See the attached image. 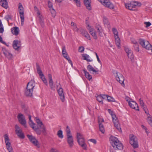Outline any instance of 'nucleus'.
Here are the masks:
<instances>
[{
	"mask_svg": "<svg viewBox=\"0 0 152 152\" xmlns=\"http://www.w3.org/2000/svg\"><path fill=\"white\" fill-rule=\"evenodd\" d=\"M110 143L115 150H122L123 148L122 143L115 137L111 136L110 138Z\"/></svg>",
	"mask_w": 152,
	"mask_h": 152,
	"instance_id": "nucleus-1",
	"label": "nucleus"
},
{
	"mask_svg": "<svg viewBox=\"0 0 152 152\" xmlns=\"http://www.w3.org/2000/svg\"><path fill=\"white\" fill-rule=\"evenodd\" d=\"M35 86V82L34 80H31L27 84L26 90L25 91V94L27 96L30 97L32 96L33 89Z\"/></svg>",
	"mask_w": 152,
	"mask_h": 152,
	"instance_id": "nucleus-2",
	"label": "nucleus"
},
{
	"mask_svg": "<svg viewBox=\"0 0 152 152\" xmlns=\"http://www.w3.org/2000/svg\"><path fill=\"white\" fill-rule=\"evenodd\" d=\"M126 8L130 10H135V8L137 6L140 7L141 4L137 1H132L128 3H125Z\"/></svg>",
	"mask_w": 152,
	"mask_h": 152,
	"instance_id": "nucleus-3",
	"label": "nucleus"
},
{
	"mask_svg": "<svg viewBox=\"0 0 152 152\" xmlns=\"http://www.w3.org/2000/svg\"><path fill=\"white\" fill-rule=\"evenodd\" d=\"M36 66L37 72L39 74L40 78L43 81L44 83L45 84V85L48 86V83H47V80L45 78V77L41 70L40 66H39L38 64L37 63H36Z\"/></svg>",
	"mask_w": 152,
	"mask_h": 152,
	"instance_id": "nucleus-4",
	"label": "nucleus"
},
{
	"mask_svg": "<svg viewBox=\"0 0 152 152\" xmlns=\"http://www.w3.org/2000/svg\"><path fill=\"white\" fill-rule=\"evenodd\" d=\"M130 143L134 148H136L138 147V142L137 138L134 135H130L129 137Z\"/></svg>",
	"mask_w": 152,
	"mask_h": 152,
	"instance_id": "nucleus-5",
	"label": "nucleus"
},
{
	"mask_svg": "<svg viewBox=\"0 0 152 152\" xmlns=\"http://www.w3.org/2000/svg\"><path fill=\"white\" fill-rule=\"evenodd\" d=\"M101 4L105 7H107L111 9L114 8L113 4L111 2L110 0H98Z\"/></svg>",
	"mask_w": 152,
	"mask_h": 152,
	"instance_id": "nucleus-6",
	"label": "nucleus"
},
{
	"mask_svg": "<svg viewBox=\"0 0 152 152\" xmlns=\"http://www.w3.org/2000/svg\"><path fill=\"white\" fill-rule=\"evenodd\" d=\"M140 44L146 50H149L151 49L152 45L150 44L149 42L142 39H140L139 40Z\"/></svg>",
	"mask_w": 152,
	"mask_h": 152,
	"instance_id": "nucleus-7",
	"label": "nucleus"
},
{
	"mask_svg": "<svg viewBox=\"0 0 152 152\" xmlns=\"http://www.w3.org/2000/svg\"><path fill=\"white\" fill-rule=\"evenodd\" d=\"M4 137L7 148L9 152H13L12 148L10 142H9L10 140L7 134H5L4 135Z\"/></svg>",
	"mask_w": 152,
	"mask_h": 152,
	"instance_id": "nucleus-8",
	"label": "nucleus"
},
{
	"mask_svg": "<svg viewBox=\"0 0 152 152\" xmlns=\"http://www.w3.org/2000/svg\"><path fill=\"white\" fill-rule=\"evenodd\" d=\"M116 76L115 77L116 80L118 81L124 87V78L123 75L117 72H116Z\"/></svg>",
	"mask_w": 152,
	"mask_h": 152,
	"instance_id": "nucleus-9",
	"label": "nucleus"
},
{
	"mask_svg": "<svg viewBox=\"0 0 152 152\" xmlns=\"http://www.w3.org/2000/svg\"><path fill=\"white\" fill-rule=\"evenodd\" d=\"M18 9L20 17L21 19V24L23 25L24 21V11L23 8L20 3L19 4Z\"/></svg>",
	"mask_w": 152,
	"mask_h": 152,
	"instance_id": "nucleus-10",
	"label": "nucleus"
},
{
	"mask_svg": "<svg viewBox=\"0 0 152 152\" xmlns=\"http://www.w3.org/2000/svg\"><path fill=\"white\" fill-rule=\"evenodd\" d=\"M15 132L18 136L20 139H23L25 138V135L22 130L17 125H15Z\"/></svg>",
	"mask_w": 152,
	"mask_h": 152,
	"instance_id": "nucleus-11",
	"label": "nucleus"
},
{
	"mask_svg": "<svg viewBox=\"0 0 152 152\" xmlns=\"http://www.w3.org/2000/svg\"><path fill=\"white\" fill-rule=\"evenodd\" d=\"M27 136L29 139L30 141L33 143L34 145L36 146L38 148H39L40 147L39 142L32 135H30L29 134H27Z\"/></svg>",
	"mask_w": 152,
	"mask_h": 152,
	"instance_id": "nucleus-12",
	"label": "nucleus"
},
{
	"mask_svg": "<svg viewBox=\"0 0 152 152\" xmlns=\"http://www.w3.org/2000/svg\"><path fill=\"white\" fill-rule=\"evenodd\" d=\"M17 118L19 123L23 125L26 128L27 127L26 122L23 115L22 114L19 113L18 115Z\"/></svg>",
	"mask_w": 152,
	"mask_h": 152,
	"instance_id": "nucleus-13",
	"label": "nucleus"
},
{
	"mask_svg": "<svg viewBox=\"0 0 152 152\" xmlns=\"http://www.w3.org/2000/svg\"><path fill=\"white\" fill-rule=\"evenodd\" d=\"M127 98H129V97H127L126 98V101L128 102L129 105L130 107L136 110L139 111V106L137 103L135 101H132V103L130 101H128V100L127 99Z\"/></svg>",
	"mask_w": 152,
	"mask_h": 152,
	"instance_id": "nucleus-14",
	"label": "nucleus"
},
{
	"mask_svg": "<svg viewBox=\"0 0 152 152\" xmlns=\"http://www.w3.org/2000/svg\"><path fill=\"white\" fill-rule=\"evenodd\" d=\"M21 41L17 39L14 40L12 43V46L15 50H18L21 46Z\"/></svg>",
	"mask_w": 152,
	"mask_h": 152,
	"instance_id": "nucleus-15",
	"label": "nucleus"
},
{
	"mask_svg": "<svg viewBox=\"0 0 152 152\" xmlns=\"http://www.w3.org/2000/svg\"><path fill=\"white\" fill-rule=\"evenodd\" d=\"M57 92L60 97V99L62 102H64V95L63 89L60 86L59 89L57 90Z\"/></svg>",
	"mask_w": 152,
	"mask_h": 152,
	"instance_id": "nucleus-16",
	"label": "nucleus"
},
{
	"mask_svg": "<svg viewBox=\"0 0 152 152\" xmlns=\"http://www.w3.org/2000/svg\"><path fill=\"white\" fill-rule=\"evenodd\" d=\"M2 50L3 54L6 58L10 60L12 59L13 57L12 55L6 50L5 48H2Z\"/></svg>",
	"mask_w": 152,
	"mask_h": 152,
	"instance_id": "nucleus-17",
	"label": "nucleus"
},
{
	"mask_svg": "<svg viewBox=\"0 0 152 152\" xmlns=\"http://www.w3.org/2000/svg\"><path fill=\"white\" fill-rule=\"evenodd\" d=\"M77 142H78L79 145L85 150L87 149V145L86 144L84 138L80 140H77Z\"/></svg>",
	"mask_w": 152,
	"mask_h": 152,
	"instance_id": "nucleus-18",
	"label": "nucleus"
},
{
	"mask_svg": "<svg viewBox=\"0 0 152 152\" xmlns=\"http://www.w3.org/2000/svg\"><path fill=\"white\" fill-rule=\"evenodd\" d=\"M67 142L69 146L72 148L74 145L73 139L72 135H69L67 136Z\"/></svg>",
	"mask_w": 152,
	"mask_h": 152,
	"instance_id": "nucleus-19",
	"label": "nucleus"
},
{
	"mask_svg": "<svg viewBox=\"0 0 152 152\" xmlns=\"http://www.w3.org/2000/svg\"><path fill=\"white\" fill-rule=\"evenodd\" d=\"M95 28L97 30V32L98 33L100 37H102L103 30L101 26L99 24L96 23L95 25Z\"/></svg>",
	"mask_w": 152,
	"mask_h": 152,
	"instance_id": "nucleus-20",
	"label": "nucleus"
},
{
	"mask_svg": "<svg viewBox=\"0 0 152 152\" xmlns=\"http://www.w3.org/2000/svg\"><path fill=\"white\" fill-rule=\"evenodd\" d=\"M84 2L86 8L89 10H91L92 9L91 6V0H85L84 1Z\"/></svg>",
	"mask_w": 152,
	"mask_h": 152,
	"instance_id": "nucleus-21",
	"label": "nucleus"
},
{
	"mask_svg": "<svg viewBox=\"0 0 152 152\" xmlns=\"http://www.w3.org/2000/svg\"><path fill=\"white\" fill-rule=\"evenodd\" d=\"M49 83L50 84V86L51 89H52L54 88L53 85V81L52 79V75L50 74L48 75Z\"/></svg>",
	"mask_w": 152,
	"mask_h": 152,
	"instance_id": "nucleus-22",
	"label": "nucleus"
},
{
	"mask_svg": "<svg viewBox=\"0 0 152 152\" xmlns=\"http://www.w3.org/2000/svg\"><path fill=\"white\" fill-rule=\"evenodd\" d=\"M81 33L82 34V35L85 37H86L87 39L89 40H91V38L89 34H88V32L83 29H81Z\"/></svg>",
	"mask_w": 152,
	"mask_h": 152,
	"instance_id": "nucleus-23",
	"label": "nucleus"
},
{
	"mask_svg": "<svg viewBox=\"0 0 152 152\" xmlns=\"http://www.w3.org/2000/svg\"><path fill=\"white\" fill-rule=\"evenodd\" d=\"M12 32L13 34L15 35H18L19 34V30L18 27H15L12 28Z\"/></svg>",
	"mask_w": 152,
	"mask_h": 152,
	"instance_id": "nucleus-24",
	"label": "nucleus"
},
{
	"mask_svg": "<svg viewBox=\"0 0 152 152\" xmlns=\"http://www.w3.org/2000/svg\"><path fill=\"white\" fill-rule=\"evenodd\" d=\"M83 71L84 73L85 76L86 78L89 80H90L92 78V76L89 74L88 72L86 70L83 69Z\"/></svg>",
	"mask_w": 152,
	"mask_h": 152,
	"instance_id": "nucleus-25",
	"label": "nucleus"
},
{
	"mask_svg": "<svg viewBox=\"0 0 152 152\" xmlns=\"http://www.w3.org/2000/svg\"><path fill=\"white\" fill-rule=\"evenodd\" d=\"M114 126L119 131H121V129L120 127V125L119 122L118 121V119L117 120L114 121H113Z\"/></svg>",
	"mask_w": 152,
	"mask_h": 152,
	"instance_id": "nucleus-26",
	"label": "nucleus"
},
{
	"mask_svg": "<svg viewBox=\"0 0 152 152\" xmlns=\"http://www.w3.org/2000/svg\"><path fill=\"white\" fill-rule=\"evenodd\" d=\"M0 4L5 9H7L8 7V3L7 0H1Z\"/></svg>",
	"mask_w": 152,
	"mask_h": 152,
	"instance_id": "nucleus-27",
	"label": "nucleus"
},
{
	"mask_svg": "<svg viewBox=\"0 0 152 152\" xmlns=\"http://www.w3.org/2000/svg\"><path fill=\"white\" fill-rule=\"evenodd\" d=\"M87 69L88 70L89 72L93 71L95 73V74H98V71L95 70L92 66L90 64L88 65L87 66Z\"/></svg>",
	"mask_w": 152,
	"mask_h": 152,
	"instance_id": "nucleus-28",
	"label": "nucleus"
},
{
	"mask_svg": "<svg viewBox=\"0 0 152 152\" xmlns=\"http://www.w3.org/2000/svg\"><path fill=\"white\" fill-rule=\"evenodd\" d=\"M39 126L40 128L41 129V131L43 133H46V129L45 126L44 125L43 123L42 124V125H38L37 127Z\"/></svg>",
	"mask_w": 152,
	"mask_h": 152,
	"instance_id": "nucleus-29",
	"label": "nucleus"
},
{
	"mask_svg": "<svg viewBox=\"0 0 152 152\" xmlns=\"http://www.w3.org/2000/svg\"><path fill=\"white\" fill-rule=\"evenodd\" d=\"M39 23L42 28H44L45 27V25L44 23V21L43 19H42L41 16H40L39 17Z\"/></svg>",
	"mask_w": 152,
	"mask_h": 152,
	"instance_id": "nucleus-30",
	"label": "nucleus"
},
{
	"mask_svg": "<svg viewBox=\"0 0 152 152\" xmlns=\"http://www.w3.org/2000/svg\"><path fill=\"white\" fill-rule=\"evenodd\" d=\"M103 22L104 23L105 26H108L110 25V22L108 19L106 17H104Z\"/></svg>",
	"mask_w": 152,
	"mask_h": 152,
	"instance_id": "nucleus-31",
	"label": "nucleus"
},
{
	"mask_svg": "<svg viewBox=\"0 0 152 152\" xmlns=\"http://www.w3.org/2000/svg\"><path fill=\"white\" fill-rule=\"evenodd\" d=\"M115 39V43L118 46V48H120V40L119 38V37H118V38H116Z\"/></svg>",
	"mask_w": 152,
	"mask_h": 152,
	"instance_id": "nucleus-32",
	"label": "nucleus"
},
{
	"mask_svg": "<svg viewBox=\"0 0 152 152\" xmlns=\"http://www.w3.org/2000/svg\"><path fill=\"white\" fill-rule=\"evenodd\" d=\"M112 31L114 34L115 38L116 39V38H118V32L117 29L115 28H112Z\"/></svg>",
	"mask_w": 152,
	"mask_h": 152,
	"instance_id": "nucleus-33",
	"label": "nucleus"
},
{
	"mask_svg": "<svg viewBox=\"0 0 152 152\" xmlns=\"http://www.w3.org/2000/svg\"><path fill=\"white\" fill-rule=\"evenodd\" d=\"M99 126L100 131L102 133H104L105 130L103 125L102 123H99Z\"/></svg>",
	"mask_w": 152,
	"mask_h": 152,
	"instance_id": "nucleus-34",
	"label": "nucleus"
},
{
	"mask_svg": "<svg viewBox=\"0 0 152 152\" xmlns=\"http://www.w3.org/2000/svg\"><path fill=\"white\" fill-rule=\"evenodd\" d=\"M147 121L149 124L152 126V118L151 115L147 117Z\"/></svg>",
	"mask_w": 152,
	"mask_h": 152,
	"instance_id": "nucleus-35",
	"label": "nucleus"
},
{
	"mask_svg": "<svg viewBox=\"0 0 152 152\" xmlns=\"http://www.w3.org/2000/svg\"><path fill=\"white\" fill-rule=\"evenodd\" d=\"M71 26L73 27V29L75 31L78 32V29L77 28L76 25L75 23L72 22L71 23Z\"/></svg>",
	"mask_w": 152,
	"mask_h": 152,
	"instance_id": "nucleus-36",
	"label": "nucleus"
},
{
	"mask_svg": "<svg viewBox=\"0 0 152 152\" xmlns=\"http://www.w3.org/2000/svg\"><path fill=\"white\" fill-rule=\"evenodd\" d=\"M57 135L60 138H63V135L62 131L61 130L58 131L57 132Z\"/></svg>",
	"mask_w": 152,
	"mask_h": 152,
	"instance_id": "nucleus-37",
	"label": "nucleus"
},
{
	"mask_svg": "<svg viewBox=\"0 0 152 152\" xmlns=\"http://www.w3.org/2000/svg\"><path fill=\"white\" fill-rule=\"evenodd\" d=\"M95 39H97V37L95 31H92L91 32L89 33Z\"/></svg>",
	"mask_w": 152,
	"mask_h": 152,
	"instance_id": "nucleus-38",
	"label": "nucleus"
},
{
	"mask_svg": "<svg viewBox=\"0 0 152 152\" xmlns=\"http://www.w3.org/2000/svg\"><path fill=\"white\" fill-rule=\"evenodd\" d=\"M107 100L108 102H115L116 101L115 100V99L113 98V97H112L108 95L107 97Z\"/></svg>",
	"mask_w": 152,
	"mask_h": 152,
	"instance_id": "nucleus-39",
	"label": "nucleus"
},
{
	"mask_svg": "<svg viewBox=\"0 0 152 152\" xmlns=\"http://www.w3.org/2000/svg\"><path fill=\"white\" fill-rule=\"evenodd\" d=\"M66 133L67 136L69 135H72L71 131L68 126H67L66 127Z\"/></svg>",
	"mask_w": 152,
	"mask_h": 152,
	"instance_id": "nucleus-40",
	"label": "nucleus"
},
{
	"mask_svg": "<svg viewBox=\"0 0 152 152\" xmlns=\"http://www.w3.org/2000/svg\"><path fill=\"white\" fill-rule=\"evenodd\" d=\"M76 138L77 140H81L84 138L82 135L79 133H77V134Z\"/></svg>",
	"mask_w": 152,
	"mask_h": 152,
	"instance_id": "nucleus-41",
	"label": "nucleus"
},
{
	"mask_svg": "<svg viewBox=\"0 0 152 152\" xmlns=\"http://www.w3.org/2000/svg\"><path fill=\"white\" fill-rule=\"evenodd\" d=\"M124 50L127 53V56L129 55V53L132 52L131 50L126 46L125 47Z\"/></svg>",
	"mask_w": 152,
	"mask_h": 152,
	"instance_id": "nucleus-42",
	"label": "nucleus"
},
{
	"mask_svg": "<svg viewBox=\"0 0 152 152\" xmlns=\"http://www.w3.org/2000/svg\"><path fill=\"white\" fill-rule=\"evenodd\" d=\"M133 47L134 50L137 52H138L139 51V45L138 43L135 45H134Z\"/></svg>",
	"mask_w": 152,
	"mask_h": 152,
	"instance_id": "nucleus-43",
	"label": "nucleus"
},
{
	"mask_svg": "<svg viewBox=\"0 0 152 152\" xmlns=\"http://www.w3.org/2000/svg\"><path fill=\"white\" fill-rule=\"evenodd\" d=\"M4 28L1 21L0 20V33H3L4 31Z\"/></svg>",
	"mask_w": 152,
	"mask_h": 152,
	"instance_id": "nucleus-44",
	"label": "nucleus"
},
{
	"mask_svg": "<svg viewBox=\"0 0 152 152\" xmlns=\"http://www.w3.org/2000/svg\"><path fill=\"white\" fill-rule=\"evenodd\" d=\"M29 124L31 128L33 129H34L36 127L35 126V124L32 121H29Z\"/></svg>",
	"mask_w": 152,
	"mask_h": 152,
	"instance_id": "nucleus-45",
	"label": "nucleus"
},
{
	"mask_svg": "<svg viewBox=\"0 0 152 152\" xmlns=\"http://www.w3.org/2000/svg\"><path fill=\"white\" fill-rule=\"evenodd\" d=\"M35 120L36 122L37 123V126L39 124L41 125H42V123L38 118L36 117L35 118Z\"/></svg>",
	"mask_w": 152,
	"mask_h": 152,
	"instance_id": "nucleus-46",
	"label": "nucleus"
},
{
	"mask_svg": "<svg viewBox=\"0 0 152 152\" xmlns=\"http://www.w3.org/2000/svg\"><path fill=\"white\" fill-rule=\"evenodd\" d=\"M76 4V5L80 7H81V2L80 0H73Z\"/></svg>",
	"mask_w": 152,
	"mask_h": 152,
	"instance_id": "nucleus-47",
	"label": "nucleus"
},
{
	"mask_svg": "<svg viewBox=\"0 0 152 152\" xmlns=\"http://www.w3.org/2000/svg\"><path fill=\"white\" fill-rule=\"evenodd\" d=\"M96 99L98 101L100 102H101L102 104H103V103L102 101V98L101 97V94L98 96L96 98Z\"/></svg>",
	"mask_w": 152,
	"mask_h": 152,
	"instance_id": "nucleus-48",
	"label": "nucleus"
},
{
	"mask_svg": "<svg viewBox=\"0 0 152 152\" xmlns=\"http://www.w3.org/2000/svg\"><path fill=\"white\" fill-rule=\"evenodd\" d=\"M139 102H140V105L142 107H143L146 106L144 104V102H143V101L142 100L141 98H140L139 99Z\"/></svg>",
	"mask_w": 152,
	"mask_h": 152,
	"instance_id": "nucleus-49",
	"label": "nucleus"
},
{
	"mask_svg": "<svg viewBox=\"0 0 152 152\" xmlns=\"http://www.w3.org/2000/svg\"><path fill=\"white\" fill-rule=\"evenodd\" d=\"M50 10L52 16L54 17H55L56 15V12L55 10L53 8L50 9Z\"/></svg>",
	"mask_w": 152,
	"mask_h": 152,
	"instance_id": "nucleus-50",
	"label": "nucleus"
},
{
	"mask_svg": "<svg viewBox=\"0 0 152 152\" xmlns=\"http://www.w3.org/2000/svg\"><path fill=\"white\" fill-rule=\"evenodd\" d=\"M127 56L132 61L134 60V55L132 52L130 53L129 54V55Z\"/></svg>",
	"mask_w": 152,
	"mask_h": 152,
	"instance_id": "nucleus-51",
	"label": "nucleus"
},
{
	"mask_svg": "<svg viewBox=\"0 0 152 152\" xmlns=\"http://www.w3.org/2000/svg\"><path fill=\"white\" fill-rule=\"evenodd\" d=\"M38 134H40L41 133V131L39 129L38 127H36L34 129H33Z\"/></svg>",
	"mask_w": 152,
	"mask_h": 152,
	"instance_id": "nucleus-52",
	"label": "nucleus"
},
{
	"mask_svg": "<svg viewBox=\"0 0 152 152\" xmlns=\"http://www.w3.org/2000/svg\"><path fill=\"white\" fill-rule=\"evenodd\" d=\"M48 7L50 8V10L53 8L52 3L50 1H48Z\"/></svg>",
	"mask_w": 152,
	"mask_h": 152,
	"instance_id": "nucleus-53",
	"label": "nucleus"
},
{
	"mask_svg": "<svg viewBox=\"0 0 152 152\" xmlns=\"http://www.w3.org/2000/svg\"><path fill=\"white\" fill-rule=\"evenodd\" d=\"M111 116H112L113 121H115L118 120V118L116 117V115L115 114L113 113L112 115H111Z\"/></svg>",
	"mask_w": 152,
	"mask_h": 152,
	"instance_id": "nucleus-54",
	"label": "nucleus"
},
{
	"mask_svg": "<svg viewBox=\"0 0 152 152\" xmlns=\"http://www.w3.org/2000/svg\"><path fill=\"white\" fill-rule=\"evenodd\" d=\"M131 42L133 43L134 45H135L138 43V42L136 41V40L134 38H131Z\"/></svg>",
	"mask_w": 152,
	"mask_h": 152,
	"instance_id": "nucleus-55",
	"label": "nucleus"
},
{
	"mask_svg": "<svg viewBox=\"0 0 152 152\" xmlns=\"http://www.w3.org/2000/svg\"><path fill=\"white\" fill-rule=\"evenodd\" d=\"M87 28L89 31V33L91 32L92 31H94L93 28H92L91 26H90L89 24L88 25Z\"/></svg>",
	"mask_w": 152,
	"mask_h": 152,
	"instance_id": "nucleus-56",
	"label": "nucleus"
},
{
	"mask_svg": "<svg viewBox=\"0 0 152 152\" xmlns=\"http://www.w3.org/2000/svg\"><path fill=\"white\" fill-rule=\"evenodd\" d=\"M143 108L145 113L147 114V117L150 116L151 115L149 114V113L147 111L148 110L147 109V108L146 106Z\"/></svg>",
	"mask_w": 152,
	"mask_h": 152,
	"instance_id": "nucleus-57",
	"label": "nucleus"
},
{
	"mask_svg": "<svg viewBox=\"0 0 152 152\" xmlns=\"http://www.w3.org/2000/svg\"><path fill=\"white\" fill-rule=\"evenodd\" d=\"M5 19L7 20L8 21L9 20L11 19H12L11 18V15H6L5 17Z\"/></svg>",
	"mask_w": 152,
	"mask_h": 152,
	"instance_id": "nucleus-58",
	"label": "nucleus"
},
{
	"mask_svg": "<svg viewBox=\"0 0 152 152\" xmlns=\"http://www.w3.org/2000/svg\"><path fill=\"white\" fill-rule=\"evenodd\" d=\"M84 50V48L83 46H80L79 47L78 50L79 52L83 53V52Z\"/></svg>",
	"mask_w": 152,
	"mask_h": 152,
	"instance_id": "nucleus-59",
	"label": "nucleus"
},
{
	"mask_svg": "<svg viewBox=\"0 0 152 152\" xmlns=\"http://www.w3.org/2000/svg\"><path fill=\"white\" fill-rule=\"evenodd\" d=\"M144 23L146 25L145 27L146 28L150 26L151 25V23L149 22H145Z\"/></svg>",
	"mask_w": 152,
	"mask_h": 152,
	"instance_id": "nucleus-60",
	"label": "nucleus"
},
{
	"mask_svg": "<svg viewBox=\"0 0 152 152\" xmlns=\"http://www.w3.org/2000/svg\"><path fill=\"white\" fill-rule=\"evenodd\" d=\"M63 56L64 58L66 59H67V58L69 57V56L67 53H63Z\"/></svg>",
	"mask_w": 152,
	"mask_h": 152,
	"instance_id": "nucleus-61",
	"label": "nucleus"
},
{
	"mask_svg": "<svg viewBox=\"0 0 152 152\" xmlns=\"http://www.w3.org/2000/svg\"><path fill=\"white\" fill-rule=\"evenodd\" d=\"M68 61L69 63L71 65L72 67L73 66V64L72 61L70 59V57H69V58H67L66 59Z\"/></svg>",
	"mask_w": 152,
	"mask_h": 152,
	"instance_id": "nucleus-62",
	"label": "nucleus"
},
{
	"mask_svg": "<svg viewBox=\"0 0 152 152\" xmlns=\"http://www.w3.org/2000/svg\"><path fill=\"white\" fill-rule=\"evenodd\" d=\"M66 50L65 47V46H63L62 47V54H63V53H66Z\"/></svg>",
	"mask_w": 152,
	"mask_h": 152,
	"instance_id": "nucleus-63",
	"label": "nucleus"
},
{
	"mask_svg": "<svg viewBox=\"0 0 152 152\" xmlns=\"http://www.w3.org/2000/svg\"><path fill=\"white\" fill-rule=\"evenodd\" d=\"M89 141L92 142L94 144H96V141L95 139H91L89 140Z\"/></svg>",
	"mask_w": 152,
	"mask_h": 152,
	"instance_id": "nucleus-64",
	"label": "nucleus"
}]
</instances>
